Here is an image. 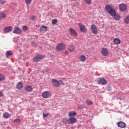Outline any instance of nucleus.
I'll return each mask as SVG.
<instances>
[{
	"label": "nucleus",
	"mask_w": 129,
	"mask_h": 129,
	"mask_svg": "<svg viewBox=\"0 0 129 129\" xmlns=\"http://www.w3.org/2000/svg\"><path fill=\"white\" fill-rule=\"evenodd\" d=\"M105 9L106 10V12L109 14V15H110L111 17H113V16L115 15V14L116 13V11H115V10L111 8V7H110V6L108 5L106 6Z\"/></svg>",
	"instance_id": "nucleus-1"
},
{
	"label": "nucleus",
	"mask_w": 129,
	"mask_h": 129,
	"mask_svg": "<svg viewBox=\"0 0 129 129\" xmlns=\"http://www.w3.org/2000/svg\"><path fill=\"white\" fill-rule=\"evenodd\" d=\"M66 49V47H65V44L63 42H60L57 44L56 46L55 50L57 52H61V51H64V50Z\"/></svg>",
	"instance_id": "nucleus-2"
},
{
	"label": "nucleus",
	"mask_w": 129,
	"mask_h": 129,
	"mask_svg": "<svg viewBox=\"0 0 129 129\" xmlns=\"http://www.w3.org/2000/svg\"><path fill=\"white\" fill-rule=\"evenodd\" d=\"M45 58V55L41 54H37L35 57L32 58V60L34 62H39L40 60L44 59Z\"/></svg>",
	"instance_id": "nucleus-3"
},
{
	"label": "nucleus",
	"mask_w": 129,
	"mask_h": 129,
	"mask_svg": "<svg viewBox=\"0 0 129 129\" xmlns=\"http://www.w3.org/2000/svg\"><path fill=\"white\" fill-rule=\"evenodd\" d=\"M23 31L22 29L18 27H15L12 31L13 34H16V35H20V34H22Z\"/></svg>",
	"instance_id": "nucleus-4"
},
{
	"label": "nucleus",
	"mask_w": 129,
	"mask_h": 129,
	"mask_svg": "<svg viewBox=\"0 0 129 129\" xmlns=\"http://www.w3.org/2000/svg\"><path fill=\"white\" fill-rule=\"evenodd\" d=\"M69 32L71 36H73V37H77V32L75 29L70 28Z\"/></svg>",
	"instance_id": "nucleus-5"
},
{
	"label": "nucleus",
	"mask_w": 129,
	"mask_h": 129,
	"mask_svg": "<svg viewBox=\"0 0 129 129\" xmlns=\"http://www.w3.org/2000/svg\"><path fill=\"white\" fill-rule=\"evenodd\" d=\"M79 27L82 33H85V32L87 31V29H86L85 26H84V25L82 24V23H79Z\"/></svg>",
	"instance_id": "nucleus-6"
},
{
	"label": "nucleus",
	"mask_w": 129,
	"mask_h": 129,
	"mask_svg": "<svg viewBox=\"0 0 129 129\" xmlns=\"http://www.w3.org/2000/svg\"><path fill=\"white\" fill-rule=\"evenodd\" d=\"M101 53L103 56H104L105 57L106 56H108V54L109 53L108 52V50H107V48H102L101 49Z\"/></svg>",
	"instance_id": "nucleus-7"
},
{
	"label": "nucleus",
	"mask_w": 129,
	"mask_h": 129,
	"mask_svg": "<svg viewBox=\"0 0 129 129\" xmlns=\"http://www.w3.org/2000/svg\"><path fill=\"white\" fill-rule=\"evenodd\" d=\"M91 29L93 34H94L95 35H97V34H98V30H97V28H96V26H95V25H92L91 26Z\"/></svg>",
	"instance_id": "nucleus-8"
},
{
	"label": "nucleus",
	"mask_w": 129,
	"mask_h": 129,
	"mask_svg": "<svg viewBox=\"0 0 129 129\" xmlns=\"http://www.w3.org/2000/svg\"><path fill=\"white\" fill-rule=\"evenodd\" d=\"M51 94L49 91L43 92L42 94V96L43 98H48L49 96H51Z\"/></svg>",
	"instance_id": "nucleus-9"
},
{
	"label": "nucleus",
	"mask_w": 129,
	"mask_h": 129,
	"mask_svg": "<svg viewBox=\"0 0 129 129\" xmlns=\"http://www.w3.org/2000/svg\"><path fill=\"white\" fill-rule=\"evenodd\" d=\"M12 31H13V27L12 26H8L4 29V32L6 34L7 33H10V32H12Z\"/></svg>",
	"instance_id": "nucleus-10"
},
{
	"label": "nucleus",
	"mask_w": 129,
	"mask_h": 129,
	"mask_svg": "<svg viewBox=\"0 0 129 129\" xmlns=\"http://www.w3.org/2000/svg\"><path fill=\"white\" fill-rule=\"evenodd\" d=\"M51 82L53 86H55V87H58V86L60 85V82L56 79L52 80Z\"/></svg>",
	"instance_id": "nucleus-11"
},
{
	"label": "nucleus",
	"mask_w": 129,
	"mask_h": 129,
	"mask_svg": "<svg viewBox=\"0 0 129 129\" xmlns=\"http://www.w3.org/2000/svg\"><path fill=\"white\" fill-rule=\"evenodd\" d=\"M48 31V28L44 25H41L40 28V32L41 33H45Z\"/></svg>",
	"instance_id": "nucleus-12"
},
{
	"label": "nucleus",
	"mask_w": 129,
	"mask_h": 129,
	"mask_svg": "<svg viewBox=\"0 0 129 129\" xmlns=\"http://www.w3.org/2000/svg\"><path fill=\"white\" fill-rule=\"evenodd\" d=\"M119 9L121 12H124L126 10V5L122 4L119 5Z\"/></svg>",
	"instance_id": "nucleus-13"
},
{
	"label": "nucleus",
	"mask_w": 129,
	"mask_h": 129,
	"mask_svg": "<svg viewBox=\"0 0 129 129\" xmlns=\"http://www.w3.org/2000/svg\"><path fill=\"white\" fill-rule=\"evenodd\" d=\"M98 81L99 83H101V84H102L103 85H105V84H106V83H107V82H106V80H105L104 78H98Z\"/></svg>",
	"instance_id": "nucleus-14"
},
{
	"label": "nucleus",
	"mask_w": 129,
	"mask_h": 129,
	"mask_svg": "<svg viewBox=\"0 0 129 129\" xmlns=\"http://www.w3.org/2000/svg\"><path fill=\"white\" fill-rule=\"evenodd\" d=\"M69 123H71V124L73 123H76L77 121V119L74 117H71L69 119Z\"/></svg>",
	"instance_id": "nucleus-15"
},
{
	"label": "nucleus",
	"mask_w": 129,
	"mask_h": 129,
	"mask_svg": "<svg viewBox=\"0 0 129 129\" xmlns=\"http://www.w3.org/2000/svg\"><path fill=\"white\" fill-rule=\"evenodd\" d=\"M24 88L27 92H32L33 91V87L30 85L25 86Z\"/></svg>",
	"instance_id": "nucleus-16"
},
{
	"label": "nucleus",
	"mask_w": 129,
	"mask_h": 129,
	"mask_svg": "<svg viewBox=\"0 0 129 129\" xmlns=\"http://www.w3.org/2000/svg\"><path fill=\"white\" fill-rule=\"evenodd\" d=\"M117 125L119 127H121V128H124V127H125V123L120 121V122H118L117 123Z\"/></svg>",
	"instance_id": "nucleus-17"
},
{
	"label": "nucleus",
	"mask_w": 129,
	"mask_h": 129,
	"mask_svg": "<svg viewBox=\"0 0 129 129\" xmlns=\"http://www.w3.org/2000/svg\"><path fill=\"white\" fill-rule=\"evenodd\" d=\"M113 17L115 21H118L120 20V16L118 14H115L113 16Z\"/></svg>",
	"instance_id": "nucleus-18"
},
{
	"label": "nucleus",
	"mask_w": 129,
	"mask_h": 129,
	"mask_svg": "<svg viewBox=\"0 0 129 129\" xmlns=\"http://www.w3.org/2000/svg\"><path fill=\"white\" fill-rule=\"evenodd\" d=\"M113 42H114V43L115 44V45H118V44H120V43H121L120 39H119L118 38L114 39Z\"/></svg>",
	"instance_id": "nucleus-19"
},
{
	"label": "nucleus",
	"mask_w": 129,
	"mask_h": 129,
	"mask_svg": "<svg viewBox=\"0 0 129 129\" xmlns=\"http://www.w3.org/2000/svg\"><path fill=\"white\" fill-rule=\"evenodd\" d=\"M75 49V48L74 47V46H73V45H70L68 47V50L70 52H73V51H74Z\"/></svg>",
	"instance_id": "nucleus-20"
},
{
	"label": "nucleus",
	"mask_w": 129,
	"mask_h": 129,
	"mask_svg": "<svg viewBox=\"0 0 129 129\" xmlns=\"http://www.w3.org/2000/svg\"><path fill=\"white\" fill-rule=\"evenodd\" d=\"M16 88L17 89H21L23 88V83L21 82H19L16 85Z\"/></svg>",
	"instance_id": "nucleus-21"
},
{
	"label": "nucleus",
	"mask_w": 129,
	"mask_h": 129,
	"mask_svg": "<svg viewBox=\"0 0 129 129\" xmlns=\"http://www.w3.org/2000/svg\"><path fill=\"white\" fill-rule=\"evenodd\" d=\"M123 22L124 23H125V24H128L129 23V15H127L125 16Z\"/></svg>",
	"instance_id": "nucleus-22"
},
{
	"label": "nucleus",
	"mask_w": 129,
	"mask_h": 129,
	"mask_svg": "<svg viewBox=\"0 0 129 129\" xmlns=\"http://www.w3.org/2000/svg\"><path fill=\"white\" fill-rule=\"evenodd\" d=\"M79 59L82 61V62H85V61H86V56H85V55H82L80 56Z\"/></svg>",
	"instance_id": "nucleus-23"
},
{
	"label": "nucleus",
	"mask_w": 129,
	"mask_h": 129,
	"mask_svg": "<svg viewBox=\"0 0 129 129\" xmlns=\"http://www.w3.org/2000/svg\"><path fill=\"white\" fill-rule=\"evenodd\" d=\"M77 113L75 112H70L68 113L69 116H76Z\"/></svg>",
	"instance_id": "nucleus-24"
},
{
	"label": "nucleus",
	"mask_w": 129,
	"mask_h": 129,
	"mask_svg": "<svg viewBox=\"0 0 129 129\" xmlns=\"http://www.w3.org/2000/svg\"><path fill=\"white\" fill-rule=\"evenodd\" d=\"M86 103L87 105H92V104H93V102L89 99H88L86 100Z\"/></svg>",
	"instance_id": "nucleus-25"
},
{
	"label": "nucleus",
	"mask_w": 129,
	"mask_h": 129,
	"mask_svg": "<svg viewBox=\"0 0 129 129\" xmlns=\"http://www.w3.org/2000/svg\"><path fill=\"white\" fill-rule=\"evenodd\" d=\"M6 80V76L4 74H0V81H4Z\"/></svg>",
	"instance_id": "nucleus-26"
},
{
	"label": "nucleus",
	"mask_w": 129,
	"mask_h": 129,
	"mask_svg": "<svg viewBox=\"0 0 129 129\" xmlns=\"http://www.w3.org/2000/svg\"><path fill=\"white\" fill-rule=\"evenodd\" d=\"M13 52L12 51H7L6 53V56L8 58V57H9V56H12Z\"/></svg>",
	"instance_id": "nucleus-27"
},
{
	"label": "nucleus",
	"mask_w": 129,
	"mask_h": 129,
	"mask_svg": "<svg viewBox=\"0 0 129 129\" xmlns=\"http://www.w3.org/2000/svg\"><path fill=\"white\" fill-rule=\"evenodd\" d=\"M7 18V15L4 13H1L0 14V20L2 19H6Z\"/></svg>",
	"instance_id": "nucleus-28"
},
{
	"label": "nucleus",
	"mask_w": 129,
	"mask_h": 129,
	"mask_svg": "<svg viewBox=\"0 0 129 129\" xmlns=\"http://www.w3.org/2000/svg\"><path fill=\"white\" fill-rule=\"evenodd\" d=\"M33 2V0H25V3L27 6H30Z\"/></svg>",
	"instance_id": "nucleus-29"
},
{
	"label": "nucleus",
	"mask_w": 129,
	"mask_h": 129,
	"mask_svg": "<svg viewBox=\"0 0 129 129\" xmlns=\"http://www.w3.org/2000/svg\"><path fill=\"white\" fill-rule=\"evenodd\" d=\"M3 116H4V118H9V117H10V114H9V113H8V112H5L3 114Z\"/></svg>",
	"instance_id": "nucleus-30"
},
{
	"label": "nucleus",
	"mask_w": 129,
	"mask_h": 129,
	"mask_svg": "<svg viewBox=\"0 0 129 129\" xmlns=\"http://www.w3.org/2000/svg\"><path fill=\"white\" fill-rule=\"evenodd\" d=\"M68 121H69V119H67V118H63L62 119V122L64 124H67Z\"/></svg>",
	"instance_id": "nucleus-31"
},
{
	"label": "nucleus",
	"mask_w": 129,
	"mask_h": 129,
	"mask_svg": "<svg viewBox=\"0 0 129 129\" xmlns=\"http://www.w3.org/2000/svg\"><path fill=\"white\" fill-rule=\"evenodd\" d=\"M22 30L23 31H24V32H27V31H28V27H27V26H23L22 27Z\"/></svg>",
	"instance_id": "nucleus-32"
},
{
	"label": "nucleus",
	"mask_w": 129,
	"mask_h": 129,
	"mask_svg": "<svg viewBox=\"0 0 129 129\" xmlns=\"http://www.w3.org/2000/svg\"><path fill=\"white\" fill-rule=\"evenodd\" d=\"M14 123H20L21 122V120L20 119H16L14 120Z\"/></svg>",
	"instance_id": "nucleus-33"
},
{
	"label": "nucleus",
	"mask_w": 129,
	"mask_h": 129,
	"mask_svg": "<svg viewBox=\"0 0 129 129\" xmlns=\"http://www.w3.org/2000/svg\"><path fill=\"white\" fill-rule=\"evenodd\" d=\"M87 5H91V0H84Z\"/></svg>",
	"instance_id": "nucleus-34"
},
{
	"label": "nucleus",
	"mask_w": 129,
	"mask_h": 129,
	"mask_svg": "<svg viewBox=\"0 0 129 129\" xmlns=\"http://www.w3.org/2000/svg\"><path fill=\"white\" fill-rule=\"evenodd\" d=\"M51 23L53 25H55V24H57V19H53Z\"/></svg>",
	"instance_id": "nucleus-35"
},
{
	"label": "nucleus",
	"mask_w": 129,
	"mask_h": 129,
	"mask_svg": "<svg viewBox=\"0 0 129 129\" xmlns=\"http://www.w3.org/2000/svg\"><path fill=\"white\" fill-rule=\"evenodd\" d=\"M36 18L37 17H36L35 16H31L30 17V19L32 20H36Z\"/></svg>",
	"instance_id": "nucleus-36"
},
{
	"label": "nucleus",
	"mask_w": 129,
	"mask_h": 129,
	"mask_svg": "<svg viewBox=\"0 0 129 129\" xmlns=\"http://www.w3.org/2000/svg\"><path fill=\"white\" fill-rule=\"evenodd\" d=\"M49 113H43V115L44 117H47V116H49Z\"/></svg>",
	"instance_id": "nucleus-37"
},
{
	"label": "nucleus",
	"mask_w": 129,
	"mask_h": 129,
	"mask_svg": "<svg viewBox=\"0 0 129 129\" xmlns=\"http://www.w3.org/2000/svg\"><path fill=\"white\" fill-rule=\"evenodd\" d=\"M1 5H5L6 4V1L5 0H0Z\"/></svg>",
	"instance_id": "nucleus-38"
},
{
	"label": "nucleus",
	"mask_w": 129,
	"mask_h": 129,
	"mask_svg": "<svg viewBox=\"0 0 129 129\" xmlns=\"http://www.w3.org/2000/svg\"><path fill=\"white\" fill-rule=\"evenodd\" d=\"M3 96H4V94L0 91V97H3Z\"/></svg>",
	"instance_id": "nucleus-39"
},
{
	"label": "nucleus",
	"mask_w": 129,
	"mask_h": 129,
	"mask_svg": "<svg viewBox=\"0 0 129 129\" xmlns=\"http://www.w3.org/2000/svg\"><path fill=\"white\" fill-rule=\"evenodd\" d=\"M78 108H79V109H81V108H82V106H81V105L79 106V107H78Z\"/></svg>",
	"instance_id": "nucleus-40"
},
{
	"label": "nucleus",
	"mask_w": 129,
	"mask_h": 129,
	"mask_svg": "<svg viewBox=\"0 0 129 129\" xmlns=\"http://www.w3.org/2000/svg\"><path fill=\"white\" fill-rule=\"evenodd\" d=\"M60 84H63V82H62V81H60Z\"/></svg>",
	"instance_id": "nucleus-41"
},
{
	"label": "nucleus",
	"mask_w": 129,
	"mask_h": 129,
	"mask_svg": "<svg viewBox=\"0 0 129 129\" xmlns=\"http://www.w3.org/2000/svg\"><path fill=\"white\" fill-rule=\"evenodd\" d=\"M74 1H77V0H74Z\"/></svg>",
	"instance_id": "nucleus-42"
}]
</instances>
